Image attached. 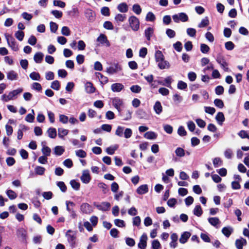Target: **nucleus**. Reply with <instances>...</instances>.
I'll use <instances>...</instances> for the list:
<instances>
[{
    "mask_svg": "<svg viewBox=\"0 0 249 249\" xmlns=\"http://www.w3.org/2000/svg\"><path fill=\"white\" fill-rule=\"evenodd\" d=\"M61 34L65 36H69L71 34L70 29L67 26H64L61 29Z\"/></svg>",
    "mask_w": 249,
    "mask_h": 249,
    "instance_id": "obj_58",
    "label": "nucleus"
},
{
    "mask_svg": "<svg viewBox=\"0 0 249 249\" xmlns=\"http://www.w3.org/2000/svg\"><path fill=\"white\" fill-rule=\"evenodd\" d=\"M157 63H158V67L161 70L168 69L170 66L169 63L165 60L164 59H162L161 61H158Z\"/></svg>",
    "mask_w": 249,
    "mask_h": 249,
    "instance_id": "obj_23",
    "label": "nucleus"
},
{
    "mask_svg": "<svg viewBox=\"0 0 249 249\" xmlns=\"http://www.w3.org/2000/svg\"><path fill=\"white\" fill-rule=\"evenodd\" d=\"M95 206L99 210L107 211L109 210L110 207V204L109 202H103L100 204L96 205Z\"/></svg>",
    "mask_w": 249,
    "mask_h": 249,
    "instance_id": "obj_15",
    "label": "nucleus"
},
{
    "mask_svg": "<svg viewBox=\"0 0 249 249\" xmlns=\"http://www.w3.org/2000/svg\"><path fill=\"white\" fill-rule=\"evenodd\" d=\"M64 152V148L61 146H56L54 147V154L58 156L61 155Z\"/></svg>",
    "mask_w": 249,
    "mask_h": 249,
    "instance_id": "obj_41",
    "label": "nucleus"
},
{
    "mask_svg": "<svg viewBox=\"0 0 249 249\" xmlns=\"http://www.w3.org/2000/svg\"><path fill=\"white\" fill-rule=\"evenodd\" d=\"M122 70V66L118 63H114L109 67H107L106 71L110 74H114L121 71Z\"/></svg>",
    "mask_w": 249,
    "mask_h": 249,
    "instance_id": "obj_6",
    "label": "nucleus"
},
{
    "mask_svg": "<svg viewBox=\"0 0 249 249\" xmlns=\"http://www.w3.org/2000/svg\"><path fill=\"white\" fill-rule=\"evenodd\" d=\"M166 34L169 38H172L175 36L176 32L171 29H168L166 31Z\"/></svg>",
    "mask_w": 249,
    "mask_h": 249,
    "instance_id": "obj_63",
    "label": "nucleus"
},
{
    "mask_svg": "<svg viewBox=\"0 0 249 249\" xmlns=\"http://www.w3.org/2000/svg\"><path fill=\"white\" fill-rule=\"evenodd\" d=\"M17 235L22 242H26L27 232L23 228L19 229L17 231Z\"/></svg>",
    "mask_w": 249,
    "mask_h": 249,
    "instance_id": "obj_12",
    "label": "nucleus"
},
{
    "mask_svg": "<svg viewBox=\"0 0 249 249\" xmlns=\"http://www.w3.org/2000/svg\"><path fill=\"white\" fill-rule=\"evenodd\" d=\"M246 244L247 241L243 238H240L235 241V246L237 249H243V246Z\"/></svg>",
    "mask_w": 249,
    "mask_h": 249,
    "instance_id": "obj_20",
    "label": "nucleus"
},
{
    "mask_svg": "<svg viewBox=\"0 0 249 249\" xmlns=\"http://www.w3.org/2000/svg\"><path fill=\"white\" fill-rule=\"evenodd\" d=\"M225 48L227 50L231 51L234 48V44L231 41H228L225 44Z\"/></svg>",
    "mask_w": 249,
    "mask_h": 249,
    "instance_id": "obj_61",
    "label": "nucleus"
},
{
    "mask_svg": "<svg viewBox=\"0 0 249 249\" xmlns=\"http://www.w3.org/2000/svg\"><path fill=\"white\" fill-rule=\"evenodd\" d=\"M172 18L176 23H178L179 21L186 22L188 20V16L183 12L174 15L172 16Z\"/></svg>",
    "mask_w": 249,
    "mask_h": 249,
    "instance_id": "obj_7",
    "label": "nucleus"
},
{
    "mask_svg": "<svg viewBox=\"0 0 249 249\" xmlns=\"http://www.w3.org/2000/svg\"><path fill=\"white\" fill-rule=\"evenodd\" d=\"M233 231V228L230 226L224 227L222 230V233L227 237H229Z\"/></svg>",
    "mask_w": 249,
    "mask_h": 249,
    "instance_id": "obj_26",
    "label": "nucleus"
},
{
    "mask_svg": "<svg viewBox=\"0 0 249 249\" xmlns=\"http://www.w3.org/2000/svg\"><path fill=\"white\" fill-rule=\"evenodd\" d=\"M47 133L48 134V136L51 138L54 139L56 137V130L54 128H49L47 130Z\"/></svg>",
    "mask_w": 249,
    "mask_h": 249,
    "instance_id": "obj_32",
    "label": "nucleus"
},
{
    "mask_svg": "<svg viewBox=\"0 0 249 249\" xmlns=\"http://www.w3.org/2000/svg\"><path fill=\"white\" fill-rule=\"evenodd\" d=\"M43 56L44 54L42 53L37 52L35 54L34 60L36 63H40L43 60Z\"/></svg>",
    "mask_w": 249,
    "mask_h": 249,
    "instance_id": "obj_29",
    "label": "nucleus"
},
{
    "mask_svg": "<svg viewBox=\"0 0 249 249\" xmlns=\"http://www.w3.org/2000/svg\"><path fill=\"white\" fill-rule=\"evenodd\" d=\"M6 75L7 79L11 81L17 80L18 78V73L13 70L7 72Z\"/></svg>",
    "mask_w": 249,
    "mask_h": 249,
    "instance_id": "obj_17",
    "label": "nucleus"
},
{
    "mask_svg": "<svg viewBox=\"0 0 249 249\" xmlns=\"http://www.w3.org/2000/svg\"><path fill=\"white\" fill-rule=\"evenodd\" d=\"M16 37L19 41H22L24 36V32L21 31H18L15 33Z\"/></svg>",
    "mask_w": 249,
    "mask_h": 249,
    "instance_id": "obj_54",
    "label": "nucleus"
},
{
    "mask_svg": "<svg viewBox=\"0 0 249 249\" xmlns=\"http://www.w3.org/2000/svg\"><path fill=\"white\" fill-rule=\"evenodd\" d=\"M85 87L86 91L88 93H92L95 90V88L93 87L92 84L89 82H88L85 84Z\"/></svg>",
    "mask_w": 249,
    "mask_h": 249,
    "instance_id": "obj_25",
    "label": "nucleus"
},
{
    "mask_svg": "<svg viewBox=\"0 0 249 249\" xmlns=\"http://www.w3.org/2000/svg\"><path fill=\"white\" fill-rule=\"evenodd\" d=\"M113 106L116 108L119 111H121V107L123 105V101L122 99L116 97L112 99Z\"/></svg>",
    "mask_w": 249,
    "mask_h": 249,
    "instance_id": "obj_11",
    "label": "nucleus"
},
{
    "mask_svg": "<svg viewBox=\"0 0 249 249\" xmlns=\"http://www.w3.org/2000/svg\"><path fill=\"white\" fill-rule=\"evenodd\" d=\"M45 171V168L40 166H37L35 168V172L36 175L42 176L44 174Z\"/></svg>",
    "mask_w": 249,
    "mask_h": 249,
    "instance_id": "obj_38",
    "label": "nucleus"
},
{
    "mask_svg": "<svg viewBox=\"0 0 249 249\" xmlns=\"http://www.w3.org/2000/svg\"><path fill=\"white\" fill-rule=\"evenodd\" d=\"M137 193L139 195H143L148 192V187L147 185L143 184L140 186L137 189Z\"/></svg>",
    "mask_w": 249,
    "mask_h": 249,
    "instance_id": "obj_22",
    "label": "nucleus"
},
{
    "mask_svg": "<svg viewBox=\"0 0 249 249\" xmlns=\"http://www.w3.org/2000/svg\"><path fill=\"white\" fill-rule=\"evenodd\" d=\"M154 34V29L151 27L146 28L144 31V35L147 40H150Z\"/></svg>",
    "mask_w": 249,
    "mask_h": 249,
    "instance_id": "obj_28",
    "label": "nucleus"
},
{
    "mask_svg": "<svg viewBox=\"0 0 249 249\" xmlns=\"http://www.w3.org/2000/svg\"><path fill=\"white\" fill-rule=\"evenodd\" d=\"M171 242L170 243V246L171 248H176L177 247V241L178 236L177 233H173L171 235Z\"/></svg>",
    "mask_w": 249,
    "mask_h": 249,
    "instance_id": "obj_19",
    "label": "nucleus"
},
{
    "mask_svg": "<svg viewBox=\"0 0 249 249\" xmlns=\"http://www.w3.org/2000/svg\"><path fill=\"white\" fill-rule=\"evenodd\" d=\"M118 145L116 144L107 148L106 151L108 154L113 155L115 151L118 149Z\"/></svg>",
    "mask_w": 249,
    "mask_h": 249,
    "instance_id": "obj_37",
    "label": "nucleus"
},
{
    "mask_svg": "<svg viewBox=\"0 0 249 249\" xmlns=\"http://www.w3.org/2000/svg\"><path fill=\"white\" fill-rule=\"evenodd\" d=\"M178 88L179 89H185L187 87V85L186 83L182 81H179L178 83Z\"/></svg>",
    "mask_w": 249,
    "mask_h": 249,
    "instance_id": "obj_64",
    "label": "nucleus"
},
{
    "mask_svg": "<svg viewBox=\"0 0 249 249\" xmlns=\"http://www.w3.org/2000/svg\"><path fill=\"white\" fill-rule=\"evenodd\" d=\"M126 15L122 14H117L114 18V19L117 23L124 22L126 19Z\"/></svg>",
    "mask_w": 249,
    "mask_h": 249,
    "instance_id": "obj_33",
    "label": "nucleus"
},
{
    "mask_svg": "<svg viewBox=\"0 0 249 249\" xmlns=\"http://www.w3.org/2000/svg\"><path fill=\"white\" fill-rule=\"evenodd\" d=\"M155 58L156 62L161 61L162 59H164V57L162 52L160 51H157L155 54Z\"/></svg>",
    "mask_w": 249,
    "mask_h": 249,
    "instance_id": "obj_35",
    "label": "nucleus"
},
{
    "mask_svg": "<svg viewBox=\"0 0 249 249\" xmlns=\"http://www.w3.org/2000/svg\"><path fill=\"white\" fill-rule=\"evenodd\" d=\"M30 77L33 80L39 81L40 79V75L37 72H32L30 74Z\"/></svg>",
    "mask_w": 249,
    "mask_h": 249,
    "instance_id": "obj_48",
    "label": "nucleus"
},
{
    "mask_svg": "<svg viewBox=\"0 0 249 249\" xmlns=\"http://www.w3.org/2000/svg\"><path fill=\"white\" fill-rule=\"evenodd\" d=\"M58 137L61 139H63L64 136L68 135L69 130L62 128H59L58 129Z\"/></svg>",
    "mask_w": 249,
    "mask_h": 249,
    "instance_id": "obj_36",
    "label": "nucleus"
},
{
    "mask_svg": "<svg viewBox=\"0 0 249 249\" xmlns=\"http://www.w3.org/2000/svg\"><path fill=\"white\" fill-rule=\"evenodd\" d=\"M210 50L209 47L205 44H201L200 51L203 53H207Z\"/></svg>",
    "mask_w": 249,
    "mask_h": 249,
    "instance_id": "obj_53",
    "label": "nucleus"
},
{
    "mask_svg": "<svg viewBox=\"0 0 249 249\" xmlns=\"http://www.w3.org/2000/svg\"><path fill=\"white\" fill-rule=\"evenodd\" d=\"M144 137L149 140H154L156 139L157 135L153 131H148L144 134Z\"/></svg>",
    "mask_w": 249,
    "mask_h": 249,
    "instance_id": "obj_31",
    "label": "nucleus"
},
{
    "mask_svg": "<svg viewBox=\"0 0 249 249\" xmlns=\"http://www.w3.org/2000/svg\"><path fill=\"white\" fill-rule=\"evenodd\" d=\"M96 41L98 43L97 44L98 46L102 45L106 47H109L110 46V42L107 39V36L103 34H100L97 37Z\"/></svg>",
    "mask_w": 249,
    "mask_h": 249,
    "instance_id": "obj_5",
    "label": "nucleus"
},
{
    "mask_svg": "<svg viewBox=\"0 0 249 249\" xmlns=\"http://www.w3.org/2000/svg\"><path fill=\"white\" fill-rule=\"evenodd\" d=\"M129 26L134 31H137L140 28L139 19L134 16H130L128 18Z\"/></svg>",
    "mask_w": 249,
    "mask_h": 249,
    "instance_id": "obj_4",
    "label": "nucleus"
},
{
    "mask_svg": "<svg viewBox=\"0 0 249 249\" xmlns=\"http://www.w3.org/2000/svg\"><path fill=\"white\" fill-rule=\"evenodd\" d=\"M191 234L188 231H185L182 233L179 238V242L181 244H185L191 236Z\"/></svg>",
    "mask_w": 249,
    "mask_h": 249,
    "instance_id": "obj_18",
    "label": "nucleus"
},
{
    "mask_svg": "<svg viewBox=\"0 0 249 249\" xmlns=\"http://www.w3.org/2000/svg\"><path fill=\"white\" fill-rule=\"evenodd\" d=\"M41 151L43 154L44 156L48 157L51 155V150L50 147L48 146L43 145L42 148L41 149Z\"/></svg>",
    "mask_w": 249,
    "mask_h": 249,
    "instance_id": "obj_39",
    "label": "nucleus"
},
{
    "mask_svg": "<svg viewBox=\"0 0 249 249\" xmlns=\"http://www.w3.org/2000/svg\"><path fill=\"white\" fill-rule=\"evenodd\" d=\"M6 39L8 46L14 51H18V47L15 39L9 35L6 36Z\"/></svg>",
    "mask_w": 249,
    "mask_h": 249,
    "instance_id": "obj_8",
    "label": "nucleus"
},
{
    "mask_svg": "<svg viewBox=\"0 0 249 249\" xmlns=\"http://www.w3.org/2000/svg\"><path fill=\"white\" fill-rule=\"evenodd\" d=\"M216 60L217 62L219 64L221 68L225 71H228L229 68L228 67V64L226 62L224 57L221 54H219L217 55Z\"/></svg>",
    "mask_w": 249,
    "mask_h": 249,
    "instance_id": "obj_9",
    "label": "nucleus"
},
{
    "mask_svg": "<svg viewBox=\"0 0 249 249\" xmlns=\"http://www.w3.org/2000/svg\"><path fill=\"white\" fill-rule=\"evenodd\" d=\"M147 236L145 233H143L141 236L140 242L138 244V247L140 249H145L147 245Z\"/></svg>",
    "mask_w": 249,
    "mask_h": 249,
    "instance_id": "obj_10",
    "label": "nucleus"
},
{
    "mask_svg": "<svg viewBox=\"0 0 249 249\" xmlns=\"http://www.w3.org/2000/svg\"><path fill=\"white\" fill-rule=\"evenodd\" d=\"M70 184L73 189L75 190H78L79 189L80 185V183L76 180L74 179L71 180L70 181Z\"/></svg>",
    "mask_w": 249,
    "mask_h": 249,
    "instance_id": "obj_47",
    "label": "nucleus"
},
{
    "mask_svg": "<svg viewBox=\"0 0 249 249\" xmlns=\"http://www.w3.org/2000/svg\"><path fill=\"white\" fill-rule=\"evenodd\" d=\"M145 19L146 21H153L155 19V16L152 12H149L146 15Z\"/></svg>",
    "mask_w": 249,
    "mask_h": 249,
    "instance_id": "obj_55",
    "label": "nucleus"
},
{
    "mask_svg": "<svg viewBox=\"0 0 249 249\" xmlns=\"http://www.w3.org/2000/svg\"><path fill=\"white\" fill-rule=\"evenodd\" d=\"M77 232L74 231L69 230L67 231L65 236L67 241L72 248L74 247L75 245V240L76 238Z\"/></svg>",
    "mask_w": 249,
    "mask_h": 249,
    "instance_id": "obj_3",
    "label": "nucleus"
},
{
    "mask_svg": "<svg viewBox=\"0 0 249 249\" xmlns=\"http://www.w3.org/2000/svg\"><path fill=\"white\" fill-rule=\"evenodd\" d=\"M209 24V21L208 17H205L202 19L201 22L198 25L199 28H203L207 26Z\"/></svg>",
    "mask_w": 249,
    "mask_h": 249,
    "instance_id": "obj_45",
    "label": "nucleus"
},
{
    "mask_svg": "<svg viewBox=\"0 0 249 249\" xmlns=\"http://www.w3.org/2000/svg\"><path fill=\"white\" fill-rule=\"evenodd\" d=\"M132 10L137 15H140L142 12V8L138 4H135L133 5Z\"/></svg>",
    "mask_w": 249,
    "mask_h": 249,
    "instance_id": "obj_43",
    "label": "nucleus"
},
{
    "mask_svg": "<svg viewBox=\"0 0 249 249\" xmlns=\"http://www.w3.org/2000/svg\"><path fill=\"white\" fill-rule=\"evenodd\" d=\"M81 180L84 183H88L90 179L89 171L88 170H84L83 171L82 175L81 176Z\"/></svg>",
    "mask_w": 249,
    "mask_h": 249,
    "instance_id": "obj_14",
    "label": "nucleus"
},
{
    "mask_svg": "<svg viewBox=\"0 0 249 249\" xmlns=\"http://www.w3.org/2000/svg\"><path fill=\"white\" fill-rule=\"evenodd\" d=\"M23 89L18 88L9 92L8 94H4L1 96V99L4 102H7L10 100H13L17 98V96L21 93Z\"/></svg>",
    "mask_w": 249,
    "mask_h": 249,
    "instance_id": "obj_2",
    "label": "nucleus"
},
{
    "mask_svg": "<svg viewBox=\"0 0 249 249\" xmlns=\"http://www.w3.org/2000/svg\"><path fill=\"white\" fill-rule=\"evenodd\" d=\"M75 154L77 157L81 158H84L87 156L86 152L82 149L76 150L75 151Z\"/></svg>",
    "mask_w": 249,
    "mask_h": 249,
    "instance_id": "obj_51",
    "label": "nucleus"
},
{
    "mask_svg": "<svg viewBox=\"0 0 249 249\" xmlns=\"http://www.w3.org/2000/svg\"><path fill=\"white\" fill-rule=\"evenodd\" d=\"M115 225L119 227H124L125 226V223L124 220L119 219H116L114 220Z\"/></svg>",
    "mask_w": 249,
    "mask_h": 249,
    "instance_id": "obj_59",
    "label": "nucleus"
},
{
    "mask_svg": "<svg viewBox=\"0 0 249 249\" xmlns=\"http://www.w3.org/2000/svg\"><path fill=\"white\" fill-rule=\"evenodd\" d=\"M6 194L10 199H14L17 197L16 193L12 190H7Z\"/></svg>",
    "mask_w": 249,
    "mask_h": 249,
    "instance_id": "obj_40",
    "label": "nucleus"
},
{
    "mask_svg": "<svg viewBox=\"0 0 249 249\" xmlns=\"http://www.w3.org/2000/svg\"><path fill=\"white\" fill-rule=\"evenodd\" d=\"M115 135L119 137L124 136L126 139L130 138L132 135V130L129 128H125L122 126H118L115 133Z\"/></svg>",
    "mask_w": 249,
    "mask_h": 249,
    "instance_id": "obj_1",
    "label": "nucleus"
},
{
    "mask_svg": "<svg viewBox=\"0 0 249 249\" xmlns=\"http://www.w3.org/2000/svg\"><path fill=\"white\" fill-rule=\"evenodd\" d=\"M104 28L107 30H112L113 29V25L112 23L109 21H105L103 24Z\"/></svg>",
    "mask_w": 249,
    "mask_h": 249,
    "instance_id": "obj_62",
    "label": "nucleus"
},
{
    "mask_svg": "<svg viewBox=\"0 0 249 249\" xmlns=\"http://www.w3.org/2000/svg\"><path fill=\"white\" fill-rule=\"evenodd\" d=\"M155 113L160 115L162 111V107L160 101H156L153 107Z\"/></svg>",
    "mask_w": 249,
    "mask_h": 249,
    "instance_id": "obj_24",
    "label": "nucleus"
},
{
    "mask_svg": "<svg viewBox=\"0 0 249 249\" xmlns=\"http://www.w3.org/2000/svg\"><path fill=\"white\" fill-rule=\"evenodd\" d=\"M208 222L209 223L215 227L216 228H218V225L220 223V221L218 218L214 217H210L208 219Z\"/></svg>",
    "mask_w": 249,
    "mask_h": 249,
    "instance_id": "obj_21",
    "label": "nucleus"
},
{
    "mask_svg": "<svg viewBox=\"0 0 249 249\" xmlns=\"http://www.w3.org/2000/svg\"><path fill=\"white\" fill-rule=\"evenodd\" d=\"M215 119L219 124L222 125L225 121L224 114L221 112H219L215 116Z\"/></svg>",
    "mask_w": 249,
    "mask_h": 249,
    "instance_id": "obj_30",
    "label": "nucleus"
},
{
    "mask_svg": "<svg viewBox=\"0 0 249 249\" xmlns=\"http://www.w3.org/2000/svg\"><path fill=\"white\" fill-rule=\"evenodd\" d=\"M60 86L59 82L57 80H55L52 83L51 87L54 90H58L59 89Z\"/></svg>",
    "mask_w": 249,
    "mask_h": 249,
    "instance_id": "obj_56",
    "label": "nucleus"
},
{
    "mask_svg": "<svg viewBox=\"0 0 249 249\" xmlns=\"http://www.w3.org/2000/svg\"><path fill=\"white\" fill-rule=\"evenodd\" d=\"M81 212L84 213L89 214L92 212V207L88 203H83L80 206Z\"/></svg>",
    "mask_w": 249,
    "mask_h": 249,
    "instance_id": "obj_13",
    "label": "nucleus"
},
{
    "mask_svg": "<svg viewBox=\"0 0 249 249\" xmlns=\"http://www.w3.org/2000/svg\"><path fill=\"white\" fill-rule=\"evenodd\" d=\"M213 103L216 107H217L220 108H222L224 107L223 102L221 99H215L214 100Z\"/></svg>",
    "mask_w": 249,
    "mask_h": 249,
    "instance_id": "obj_52",
    "label": "nucleus"
},
{
    "mask_svg": "<svg viewBox=\"0 0 249 249\" xmlns=\"http://www.w3.org/2000/svg\"><path fill=\"white\" fill-rule=\"evenodd\" d=\"M187 127H188V129L190 131L193 132L195 130V128H196V125L193 121H188L187 123Z\"/></svg>",
    "mask_w": 249,
    "mask_h": 249,
    "instance_id": "obj_57",
    "label": "nucleus"
},
{
    "mask_svg": "<svg viewBox=\"0 0 249 249\" xmlns=\"http://www.w3.org/2000/svg\"><path fill=\"white\" fill-rule=\"evenodd\" d=\"M225 157L228 159H231L233 156V152L231 149H227L224 151Z\"/></svg>",
    "mask_w": 249,
    "mask_h": 249,
    "instance_id": "obj_50",
    "label": "nucleus"
},
{
    "mask_svg": "<svg viewBox=\"0 0 249 249\" xmlns=\"http://www.w3.org/2000/svg\"><path fill=\"white\" fill-rule=\"evenodd\" d=\"M194 214L197 216H200L202 214V210L200 205H197L195 207L194 211Z\"/></svg>",
    "mask_w": 249,
    "mask_h": 249,
    "instance_id": "obj_42",
    "label": "nucleus"
},
{
    "mask_svg": "<svg viewBox=\"0 0 249 249\" xmlns=\"http://www.w3.org/2000/svg\"><path fill=\"white\" fill-rule=\"evenodd\" d=\"M213 164L216 168L222 165L223 161L220 158H215L213 160Z\"/></svg>",
    "mask_w": 249,
    "mask_h": 249,
    "instance_id": "obj_44",
    "label": "nucleus"
},
{
    "mask_svg": "<svg viewBox=\"0 0 249 249\" xmlns=\"http://www.w3.org/2000/svg\"><path fill=\"white\" fill-rule=\"evenodd\" d=\"M175 153L176 156L179 158H182L185 155V150L181 147L177 148L175 151Z\"/></svg>",
    "mask_w": 249,
    "mask_h": 249,
    "instance_id": "obj_34",
    "label": "nucleus"
},
{
    "mask_svg": "<svg viewBox=\"0 0 249 249\" xmlns=\"http://www.w3.org/2000/svg\"><path fill=\"white\" fill-rule=\"evenodd\" d=\"M124 88V85L120 83L113 84L111 86V89L113 92H120Z\"/></svg>",
    "mask_w": 249,
    "mask_h": 249,
    "instance_id": "obj_16",
    "label": "nucleus"
},
{
    "mask_svg": "<svg viewBox=\"0 0 249 249\" xmlns=\"http://www.w3.org/2000/svg\"><path fill=\"white\" fill-rule=\"evenodd\" d=\"M53 5L54 6H58L60 8H64L66 6V3L62 1L54 0L53 1Z\"/></svg>",
    "mask_w": 249,
    "mask_h": 249,
    "instance_id": "obj_49",
    "label": "nucleus"
},
{
    "mask_svg": "<svg viewBox=\"0 0 249 249\" xmlns=\"http://www.w3.org/2000/svg\"><path fill=\"white\" fill-rule=\"evenodd\" d=\"M117 9L121 13H126L128 10V6L125 2H122L118 5Z\"/></svg>",
    "mask_w": 249,
    "mask_h": 249,
    "instance_id": "obj_27",
    "label": "nucleus"
},
{
    "mask_svg": "<svg viewBox=\"0 0 249 249\" xmlns=\"http://www.w3.org/2000/svg\"><path fill=\"white\" fill-rule=\"evenodd\" d=\"M186 33L189 36L191 37H195L196 31L194 28H188L186 30Z\"/></svg>",
    "mask_w": 249,
    "mask_h": 249,
    "instance_id": "obj_46",
    "label": "nucleus"
},
{
    "mask_svg": "<svg viewBox=\"0 0 249 249\" xmlns=\"http://www.w3.org/2000/svg\"><path fill=\"white\" fill-rule=\"evenodd\" d=\"M152 248L153 249H160L161 245L159 241L157 240H154L152 242Z\"/></svg>",
    "mask_w": 249,
    "mask_h": 249,
    "instance_id": "obj_60",
    "label": "nucleus"
}]
</instances>
